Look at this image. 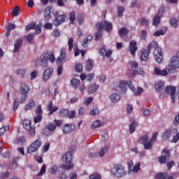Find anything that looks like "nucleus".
I'll use <instances>...</instances> for the list:
<instances>
[{
  "label": "nucleus",
  "instance_id": "nucleus-1",
  "mask_svg": "<svg viewBox=\"0 0 179 179\" xmlns=\"http://www.w3.org/2000/svg\"><path fill=\"white\" fill-rule=\"evenodd\" d=\"M48 61L50 62H55V56L52 53H43L40 58L34 61L36 66H41L42 68H47L48 66Z\"/></svg>",
  "mask_w": 179,
  "mask_h": 179
},
{
  "label": "nucleus",
  "instance_id": "nucleus-2",
  "mask_svg": "<svg viewBox=\"0 0 179 179\" xmlns=\"http://www.w3.org/2000/svg\"><path fill=\"white\" fill-rule=\"evenodd\" d=\"M148 52H151L152 50H154V57L155 61L158 64H162L163 62V54L162 53V49L159 47V43L154 41L151 42L147 47Z\"/></svg>",
  "mask_w": 179,
  "mask_h": 179
},
{
  "label": "nucleus",
  "instance_id": "nucleus-3",
  "mask_svg": "<svg viewBox=\"0 0 179 179\" xmlns=\"http://www.w3.org/2000/svg\"><path fill=\"white\" fill-rule=\"evenodd\" d=\"M111 173L115 178H122L127 176V169L124 165L116 164L111 169Z\"/></svg>",
  "mask_w": 179,
  "mask_h": 179
},
{
  "label": "nucleus",
  "instance_id": "nucleus-4",
  "mask_svg": "<svg viewBox=\"0 0 179 179\" xmlns=\"http://www.w3.org/2000/svg\"><path fill=\"white\" fill-rule=\"evenodd\" d=\"M72 157L71 152H68L62 156V162H63V169H65V170H72L73 169L74 165L72 162Z\"/></svg>",
  "mask_w": 179,
  "mask_h": 179
},
{
  "label": "nucleus",
  "instance_id": "nucleus-5",
  "mask_svg": "<svg viewBox=\"0 0 179 179\" xmlns=\"http://www.w3.org/2000/svg\"><path fill=\"white\" fill-rule=\"evenodd\" d=\"M66 54V48H62L60 51V56L58 57V59L56 60L57 64L58 65H60L58 66L57 69V75L59 76L62 75V72L64 71V68L62 67V62L65 61V55Z\"/></svg>",
  "mask_w": 179,
  "mask_h": 179
},
{
  "label": "nucleus",
  "instance_id": "nucleus-6",
  "mask_svg": "<svg viewBox=\"0 0 179 179\" xmlns=\"http://www.w3.org/2000/svg\"><path fill=\"white\" fill-rule=\"evenodd\" d=\"M22 126L30 136H34V135H36V128L32 127L31 122L29 120H24L22 122Z\"/></svg>",
  "mask_w": 179,
  "mask_h": 179
},
{
  "label": "nucleus",
  "instance_id": "nucleus-7",
  "mask_svg": "<svg viewBox=\"0 0 179 179\" xmlns=\"http://www.w3.org/2000/svg\"><path fill=\"white\" fill-rule=\"evenodd\" d=\"M179 69V57L173 56L170 60V64L166 66V69L168 72H173L174 69Z\"/></svg>",
  "mask_w": 179,
  "mask_h": 179
},
{
  "label": "nucleus",
  "instance_id": "nucleus-8",
  "mask_svg": "<svg viewBox=\"0 0 179 179\" xmlns=\"http://www.w3.org/2000/svg\"><path fill=\"white\" fill-rule=\"evenodd\" d=\"M162 156L159 157L158 158V162L161 164H166L167 162L170 160V157H171V155L170 153V150L168 149L165 148L162 153Z\"/></svg>",
  "mask_w": 179,
  "mask_h": 179
},
{
  "label": "nucleus",
  "instance_id": "nucleus-9",
  "mask_svg": "<svg viewBox=\"0 0 179 179\" xmlns=\"http://www.w3.org/2000/svg\"><path fill=\"white\" fill-rule=\"evenodd\" d=\"M41 146V140L37 139L34 141L27 148V153L31 154L37 152L38 148Z\"/></svg>",
  "mask_w": 179,
  "mask_h": 179
},
{
  "label": "nucleus",
  "instance_id": "nucleus-10",
  "mask_svg": "<svg viewBox=\"0 0 179 179\" xmlns=\"http://www.w3.org/2000/svg\"><path fill=\"white\" fill-rule=\"evenodd\" d=\"M127 86L131 89V87H132V83L131 81H121L119 84V88L120 89L122 94L127 93Z\"/></svg>",
  "mask_w": 179,
  "mask_h": 179
},
{
  "label": "nucleus",
  "instance_id": "nucleus-11",
  "mask_svg": "<svg viewBox=\"0 0 179 179\" xmlns=\"http://www.w3.org/2000/svg\"><path fill=\"white\" fill-rule=\"evenodd\" d=\"M52 75H54V69L52 67L47 69L43 73L42 80L43 82H47Z\"/></svg>",
  "mask_w": 179,
  "mask_h": 179
},
{
  "label": "nucleus",
  "instance_id": "nucleus-12",
  "mask_svg": "<svg viewBox=\"0 0 179 179\" xmlns=\"http://www.w3.org/2000/svg\"><path fill=\"white\" fill-rule=\"evenodd\" d=\"M108 150V147L105 146L103 148H101L100 152H99L97 153H90L89 155V157H90V159H96V157H97V156H100V157H103V156H104V155H106V153Z\"/></svg>",
  "mask_w": 179,
  "mask_h": 179
},
{
  "label": "nucleus",
  "instance_id": "nucleus-13",
  "mask_svg": "<svg viewBox=\"0 0 179 179\" xmlns=\"http://www.w3.org/2000/svg\"><path fill=\"white\" fill-rule=\"evenodd\" d=\"M165 92L166 94H170L171 101L172 103H174V101H176V99L174 98L176 97V87L168 86L166 87Z\"/></svg>",
  "mask_w": 179,
  "mask_h": 179
},
{
  "label": "nucleus",
  "instance_id": "nucleus-14",
  "mask_svg": "<svg viewBox=\"0 0 179 179\" xmlns=\"http://www.w3.org/2000/svg\"><path fill=\"white\" fill-rule=\"evenodd\" d=\"M154 73L157 75V76H167L169 75V69H167V66L164 70L155 67L154 69Z\"/></svg>",
  "mask_w": 179,
  "mask_h": 179
},
{
  "label": "nucleus",
  "instance_id": "nucleus-15",
  "mask_svg": "<svg viewBox=\"0 0 179 179\" xmlns=\"http://www.w3.org/2000/svg\"><path fill=\"white\" fill-rule=\"evenodd\" d=\"M63 134H69V132H72V131H75L76 127L72 124H66L63 126Z\"/></svg>",
  "mask_w": 179,
  "mask_h": 179
},
{
  "label": "nucleus",
  "instance_id": "nucleus-16",
  "mask_svg": "<svg viewBox=\"0 0 179 179\" xmlns=\"http://www.w3.org/2000/svg\"><path fill=\"white\" fill-rule=\"evenodd\" d=\"M65 19H66V15H60L57 17L55 20V26H59V24H62L64 22H65Z\"/></svg>",
  "mask_w": 179,
  "mask_h": 179
},
{
  "label": "nucleus",
  "instance_id": "nucleus-17",
  "mask_svg": "<svg viewBox=\"0 0 179 179\" xmlns=\"http://www.w3.org/2000/svg\"><path fill=\"white\" fill-rule=\"evenodd\" d=\"M129 48L131 55H134V57H135V52L138 50V48L136 47V41H131L129 43Z\"/></svg>",
  "mask_w": 179,
  "mask_h": 179
},
{
  "label": "nucleus",
  "instance_id": "nucleus-18",
  "mask_svg": "<svg viewBox=\"0 0 179 179\" xmlns=\"http://www.w3.org/2000/svg\"><path fill=\"white\" fill-rule=\"evenodd\" d=\"M29 92H30V87H29V85H27L26 83H22L21 88L20 89V94L27 95Z\"/></svg>",
  "mask_w": 179,
  "mask_h": 179
},
{
  "label": "nucleus",
  "instance_id": "nucleus-19",
  "mask_svg": "<svg viewBox=\"0 0 179 179\" xmlns=\"http://www.w3.org/2000/svg\"><path fill=\"white\" fill-rule=\"evenodd\" d=\"M149 50L147 49H142L141 51V61H147L148 57H149Z\"/></svg>",
  "mask_w": 179,
  "mask_h": 179
},
{
  "label": "nucleus",
  "instance_id": "nucleus-20",
  "mask_svg": "<svg viewBox=\"0 0 179 179\" xmlns=\"http://www.w3.org/2000/svg\"><path fill=\"white\" fill-rule=\"evenodd\" d=\"M22 44H23V40L22 39H17L14 43V52H18L19 50H20V48L22 47Z\"/></svg>",
  "mask_w": 179,
  "mask_h": 179
},
{
  "label": "nucleus",
  "instance_id": "nucleus-21",
  "mask_svg": "<svg viewBox=\"0 0 179 179\" xmlns=\"http://www.w3.org/2000/svg\"><path fill=\"white\" fill-rule=\"evenodd\" d=\"M94 66V62L92 59H89L86 61V65H85L86 71H87L88 72H90V71L93 69Z\"/></svg>",
  "mask_w": 179,
  "mask_h": 179
},
{
  "label": "nucleus",
  "instance_id": "nucleus-22",
  "mask_svg": "<svg viewBox=\"0 0 179 179\" xmlns=\"http://www.w3.org/2000/svg\"><path fill=\"white\" fill-rule=\"evenodd\" d=\"M100 54L102 57L110 58V57H111V54H113V51H111V50L106 51L105 48H101L100 49Z\"/></svg>",
  "mask_w": 179,
  "mask_h": 179
},
{
  "label": "nucleus",
  "instance_id": "nucleus-23",
  "mask_svg": "<svg viewBox=\"0 0 179 179\" xmlns=\"http://www.w3.org/2000/svg\"><path fill=\"white\" fill-rule=\"evenodd\" d=\"M51 17H52V16L51 15V8L48 7L45 8L44 12V19L45 22H48V20H50Z\"/></svg>",
  "mask_w": 179,
  "mask_h": 179
},
{
  "label": "nucleus",
  "instance_id": "nucleus-24",
  "mask_svg": "<svg viewBox=\"0 0 179 179\" xmlns=\"http://www.w3.org/2000/svg\"><path fill=\"white\" fill-rule=\"evenodd\" d=\"M120 99L121 96L117 93H113L110 96V100L112 101V103H118Z\"/></svg>",
  "mask_w": 179,
  "mask_h": 179
},
{
  "label": "nucleus",
  "instance_id": "nucleus-25",
  "mask_svg": "<svg viewBox=\"0 0 179 179\" xmlns=\"http://www.w3.org/2000/svg\"><path fill=\"white\" fill-rule=\"evenodd\" d=\"M130 90H132L135 96H141V94L143 93V88L138 87L137 90H136L135 87H134V85L132 84Z\"/></svg>",
  "mask_w": 179,
  "mask_h": 179
},
{
  "label": "nucleus",
  "instance_id": "nucleus-26",
  "mask_svg": "<svg viewBox=\"0 0 179 179\" xmlns=\"http://www.w3.org/2000/svg\"><path fill=\"white\" fill-rule=\"evenodd\" d=\"M156 179H174L173 176H169L167 173H159L155 176Z\"/></svg>",
  "mask_w": 179,
  "mask_h": 179
},
{
  "label": "nucleus",
  "instance_id": "nucleus-27",
  "mask_svg": "<svg viewBox=\"0 0 179 179\" xmlns=\"http://www.w3.org/2000/svg\"><path fill=\"white\" fill-rule=\"evenodd\" d=\"M103 27L108 33H110L113 30V24L108 21H104L103 22Z\"/></svg>",
  "mask_w": 179,
  "mask_h": 179
},
{
  "label": "nucleus",
  "instance_id": "nucleus-28",
  "mask_svg": "<svg viewBox=\"0 0 179 179\" xmlns=\"http://www.w3.org/2000/svg\"><path fill=\"white\" fill-rule=\"evenodd\" d=\"M167 31V27H164L162 29H159L153 34L155 37H159L160 36H164Z\"/></svg>",
  "mask_w": 179,
  "mask_h": 179
},
{
  "label": "nucleus",
  "instance_id": "nucleus-29",
  "mask_svg": "<svg viewBox=\"0 0 179 179\" xmlns=\"http://www.w3.org/2000/svg\"><path fill=\"white\" fill-rule=\"evenodd\" d=\"M155 87L157 92H160L164 89V83H163L162 81H157L155 83Z\"/></svg>",
  "mask_w": 179,
  "mask_h": 179
},
{
  "label": "nucleus",
  "instance_id": "nucleus-30",
  "mask_svg": "<svg viewBox=\"0 0 179 179\" xmlns=\"http://www.w3.org/2000/svg\"><path fill=\"white\" fill-rule=\"evenodd\" d=\"M100 127H103V122L97 120L92 123L91 129H96V128H100Z\"/></svg>",
  "mask_w": 179,
  "mask_h": 179
},
{
  "label": "nucleus",
  "instance_id": "nucleus-31",
  "mask_svg": "<svg viewBox=\"0 0 179 179\" xmlns=\"http://www.w3.org/2000/svg\"><path fill=\"white\" fill-rule=\"evenodd\" d=\"M136 127H138V122L133 121L129 125V134H134L135 130L136 129Z\"/></svg>",
  "mask_w": 179,
  "mask_h": 179
},
{
  "label": "nucleus",
  "instance_id": "nucleus-32",
  "mask_svg": "<svg viewBox=\"0 0 179 179\" xmlns=\"http://www.w3.org/2000/svg\"><path fill=\"white\" fill-rule=\"evenodd\" d=\"M36 107V103H34V100L30 99L29 101V103L26 106L25 110L27 111L28 110H33Z\"/></svg>",
  "mask_w": 179,
  "mask_h": 179
},
{
  "label": "nucleus",
  "instance_id": "nucleus-33",
  "mask_svg": "<svg viewBox=\"0 0 179 179\" xmlns=\"http://www.w3.org/2000/svg\"><path fill=\"white\" fill-rule=\"evenodd\" d=\"M171 136V129H168L165 131V132L162 135L163 141H166L169 139Z\"/></svg>",
  "mask_w": 179,
  "mask_h": 179
},
{
  "label": "nucleus",
  "instance_id": "nucleus-34",
  "mask_svg": "<svg viewBox=\"0 0 179 179\" xmlns=\"http://www.w3.org/2000/svg\"><path fill=\"white\" fill-rule=\"evenodd\" d=\"M97 89H99V85L96 84H92L90 85L88 88V93H95V92H97Z\"/></svg>",
  "mask_w": 179,
  "mask_h": 179
},
{
  "label": "nucleus",
  "instance_id": "nucleus-35",
  "mask_svg": "<svg viewBox=\"0 0 179 179\" xmlns=\"http://www.w3.org/2000/svg\"><path fill=\"white\" fill-rule=\"evenodd\" d=\"M169 23L171 27H174V29H177V27H178V20L176 18H171L169 21Z\"/></svg>",
  "mask_w": 179,
  "mask_h": 179
},
{
  "label": "nucleus",
  "instance_id": "nucleus-36",
  "mask_svg": "<svg viewBox=\"0 0 179 179\" xmlns=\"http://www.w3.org/2000/svg\"><path fill=\"white\" fill-rule=\"evenodd\" d=\"M92 40H93V36L88 35L83 41L82 43V45L83 47H86V44H89V43H90V41H92Z\"/></svg>",
  "mask_w": 179,
  "mask_h": 179
},
{
  "label": "nucleus",
  "instance_id": "nucleus-37",
  "mask_svg": "<svg viewBox=\"0 0 179 179\" xmlns=\"http://www.w3.org/2000/svg\"><path fill=\"white\" fill-rule=\"evenodd\" d=\"M129 31L127 28H122L119 30V36L120 37H124V36H127Z\"/></svg>",
  "mask_w": 179,
  "mask_h": 179
},
{
  "label": "nucleus",
  "instance_id": "nucleus-38",
  "mask_svg": "<svg viewBox=\"0 0 179 179\" xmlns=\"http://www.w3.org/2000/svg\"><path fill=\"white\" fill-rule=\"evenodd\" d=\"M148 139L149 136L148 135H144L138 139V143H141V145H144L146 143V142H148Z\"/></svg>",
  "mask_w": 179,
  "mask_h": 179
},
{
  "label": "nucleus",
  "instance_id": "nucleus-39",
  "mask_svg": "<svg viewBox=\"0 0 179 179\" xmlns=\"http://www.w3.org/2000/svg\"><path fill=\"white\" fill-rule=\"evenodd\" d=\"M71 85L74 89H76V87H78V86L80 85V81L76 78H73L71 80Z\"/></svg>",
  "mask_w": 179,
  "mask_h": 179
},
{
  "label": "nucleus",
  "instance_id": "nucleus-40",
  "mask_svg": "<svg viewBox=\"0 0 179 179\" xmlns=\"http://www.w3.org/2000/svg\"><path fill=\"white\" fill-rule=\"evenodd\" d=\"M144 145V149L146 150H150L153 148V143L150 141L147 143H145Z\"/></svg>",
  "mask_w": 179,
  "mask_h": 179
},
{
  "label": "nucleus",
  "instance_id": "nucleus-41",
  "mask_svg": "<svg viewBox=\"0 0 179 179\" xmlns=\"http://www.w3.org/2000/svg\"><path fill=\"white\" fill-rule=\"evenodd\" d=\"M140 22L141 26H148L149 20L145 17H143L138 20Z\"/></svg>",
  "mask_w": 179,
  "mask_h": 179
},
{
  "label": "nucleus",
  "instance_id": "nucleus-42",
  "mask_svg": "<svg viewBox=\"0 0 179 179\" xmlns=\"http://www.w3.org/2000/svg\"><path fill=\"white\" fill-rule=\"evenodd\" d=\"M90 115L94 116L99 115V108L94 106L90 112Z\"/></svg>",
  "mask_w": 179,
  "mask_h": 179
},
{
  "label": "nucleus",
  "instance_id": "nucleus-43",
  "mask_svg": "<svg viewBox=\"0 0 179 179\" xmlns=\"http://www.w3.org/2000/svg\"><path fill=\"white\" fill-rule=\"evenodd\" d=\"M160 19H162V17H160V15H155L154 17L152 24L154 26H157V24H159V23H160Z\"/></svg>",
  "mask_w": 179,
  "mask_h": 179
},
{
  "label": "nucleus",
  "instance_id": "nucleus-44",
  "mask_svg": "<svg viewBox=\"0 0 179 179\" xmlns=\"http://www.w3.org/2000/svg\"><path fill=\"white\" fill-rule=\"evenodd\" d=\"M36 26H37L36 22H31L26 27V31H29V30H34V29H36Z\"/></svg>",
  "mask_w": 179,
  "mask_h": 179
},
{
  "label": "nucleus",
  "instance_id": "nucleus-45",
  "mask_svg": "<svg viewBox=\"0 0 179 179\" xmlns=\"http://www.w3.org/2000/svg\"><path fill=\"white\" fill-rule=\"evenodd\" d=\"M9 178V171H6L0 173V179H6Z\"/></svg>",
  "mask_w": 179,
  "mask_h": 179
},
{
  "label": "nucleus",
  "instance_id": "nucleus-46",
  "mask_svg": "<svg viewBox=\"0 0 179 179\" xmlns=\"http://www.w3.org/2000/svg\"><path fill=\"white\" fill-rule=\"evenodd\" d=\"M26 40L31 44L33 43V40H34V34H29L26 36Z\"/></svg>",
  "mask_w": 179,
  "mask_h": 179
},
{
  "label": "nucleus",
  "instance_id": "nucleus-47",
  "mask_svg": "<svg viewBox=\"0 0 179 179\" xmlns=\"http://www.w3.org/2000/svg\"><path fill=\"white\" fill-rule=\"evenodd\" d=\"M57 171L58 166H57V165H53L49 169V173H50V174H57Z\"/></svg>",
  "mask_w": 179,
  "mask_h": 179
},
{
  "label": "nucleus",
  "instance_id": "nucleus-48",
  "mask_svg": "<svg viewBox=\"0 0 179 179\" xmlns=\"http://www.w3.org/2000/svg\"><path fill=\"white\" fill-rule=\"evenodd\" d=\"M69 19L71 24H73L75 23V19H76L75 12L72 11L71 13H70Z\"/></svg>",
  "mask_w": 179,
  "mask_h": 179
},
{
  "label": "nucleus",
  "instance_id": "nucleus-49",
  "mask_svg": "<svg viewBox=\"0 0 179 179\" xmlns=\"http://www.w3.org/2000/svg\"><path fill=\"white\" fill-rule=\"evenodd\" d=\"M46 128L52 134V131H55L57 129V126L52 123H50L46 126Z\"/></svg>",
  "mask_w": 179,
  "mask_h": 179
},
{
  "label": "nucleus",
  "instance_id": "nucleus-50",
  "mask_svg": "<svg viewBox=\"0 0 179 179\" xmlns=\"http://www.w3.org/2000/svg\"><path fill=\"white\" fill-rule=\"evenodd\" d=\"M133 75H145V71H143V69L140 68L138 70H134Z\"/></svg>",
  "mask_w": 179,
  "mask_h": 179
},
{
  "label": "nucleus",
  "instance_id": "nucleus-51",
  "mask_svg": "<svg viewBox=\"0 0 179 179\" xmlns=\"http://www.w3.org/2000/svg\"><path fill=\"white\" fill-rule=\"evenodd\" d=\"M141 170V163H137L132 169H131V171H133V173H138V171Z\"/></svg>",
  "mask_w": 179,
  "mask_h": 179
},
{
  "label": "nucleus",
  "instance_id": "nucleus-52",
  "mask_svg": "<svg viewBox=\"0 0 179 179\" xmlns=\"http://www.w3.org/2000/svg\"><path fill=\"white\" fill-rule=\"evenodd\" d=\"M42 135H43L44 136H50V135H52V133L51 131H50L47 127H45V129H43L42 131Z\"/></svg>",
  "mask_w": 179,
  "mask_h": 179
},
{
  "label": "nucleus",
  "instance_id": "nucleus-53",
  "mask_svg": "<svg viewBox=\"0 0 179 179\" xmlns=\"http://www.w3.org/2000/svg\"><path fill=\"white\" fill-rule=\"evenodd\" d=\"M59 114L62 117H66L69 114V110L68 109H62L59 111Z\"/></svg>",
  "mask_w": 179,
  "mask_h": 179
},
{
  "label": "nucleus",
  "instance_id": "nucleus-54",
  "mask_svg": "<svg viewBox=\"0 0 179 179\" xmlns=\"http://www.w3.org/2000/svg\"><path fill=\"white\" fill-rule=\"evenodd\" d=\"M90 179H101V175L97 173H92L90 176Z\"/></svg>",
  "mask_w": 179,
  "mask_h": 179
},
{
  "label": "nucleus",
  "instance_id": "nucleus-55",
  "mask_svg": "<svg viewBox=\"0 0 179 179\" xmlns=\"http://www.w3.org/2000/svg\"><path fill=\"white\" fill-rule=\"evenodd\" d=\"M35 113L37 115H43V109H41V105H39L36 107Z\"/></svg>",
  "mask_w": 179,
  "mask_h": 179
},
{
  "label": "nucleus",
  "instance_id": "nucleus-56",
  "mask_svg": "<svg viewBox=\"0 0 179 179\" xmlns=\"http://www.w3.org/2000/svg\"><path fill=\"white\" fill-rule=\"evenodd\" d=\"M69 44V51H72V48H73V38H70L68 41Z\"/></svg>",
  "mask_w": 179,
  "mask_h": 179
},
{
  "label": "nucleus",
  "instance_id": "nucleus-57",
  "mask_svg": "<svg viewBox=\"0 0 179 179\" xmlns=\"http://www.w3.org/2000/svg\"><path fill=\"white\" fill-rule=\"evenodd\" d=\"M19 6H16L14 8H13V11H12V15H13V16H18L19 15Z\"/></svg>",
  "mask_w": 179,
  "mask_h": 179
},
{
  "label": "nucleus",
  "instance_id": "nucleus-58",
  "mask_svg": "<svg viewBox=\"0 0 179 179\" xmlns=\"http://www.w3.org/2000/svg\"><path fill=\"white\" fill-rule=\"evenodd\" d=\"M38 76V70H34L31 73V80Z\"/></svg>",
  "mask_w": 179,
  "mask_h": 179
},
{
  "label": "nucleus",
  "instance_id": "nucleus-59",
  "mask_svg": "<svg viewBox=\"0 0 179 179\" xmlns=\"http://www.w3.org/2000/svg\"><path fill=\"white\" fill-rule=\"evenodd\" d=\"M103 28H104V24H103V22H98L96 24V30H98V31H101Z\"/></svg>",
  "mask_w": 179,
  "mask_h": 179
},
{
  "label": "nucleus",
  "instance_id": "nucleus-60",
  "mask_svg": "<svg viewBox=\"0 0 179 179\" xmlns=\"http://www.w3.org/2000/svg\"><path fill=\"white\" fill-rule=\"evenodd\" d=\"M124 10H125V9L124 8V7L122 6H119L117 8V16H119L120 17H121V16H122V13H124Z\"/></svg>",
  "mask_w": 179,
  "mask_h": 179
},
{
  "label": "nucleus",
  "instance_id": "nucleus-61",
  "mask_svg": "<svg viewBox=\"0 0 179 179\" xmlns=\"http://www.w3.org/2000/svg\"><path fill=\"white\" fill-rule=\"evenodd\" d=\"M47 169V166L45 164H43L41 169L40 172L37 174L38 176H43L44 173H45V170Z\"/></svg>",
  "mask_w": 179,
  "mask_h": 179
},
{
  "label": "nucleus",
  "instance_id": "nucleus-62",
  "mask_svg": "<svg viewBox=\"0 0 179 179\" xmlns=\"http://www.w3.org/2000/svg\"><path fill=\"white\" fill-rule=\"evenodd\" d=\"M19 108V99L17 98H15L14 99V104H13V110L15 111V110H17Z\"/></svg>",
  "mask_w": 179,
  "mask_h": 179
},
{
  "label": "nucleus",
  "instance_id": "nucleus-63",
  "mask_svg": "<svg viewBox=\"0 0 179 179\" xmlns=\"http://www.w3.org/2000/svg\"><path fill=\"white\" fill-rule=\"evenodd\" d=\"M142 113L145 117H150V110L149 109L143 108Z\"/></svg>",
  "mask_w": 179,
  "mask_h": 179
},
{
  "label": "nucleus",
  "instance_id": "nucleus-64",
  "mask_svg": "<svg viewBox=\"0 0 179 179\" xmlns=\"http://www.w3.org/2000/svg\"><path fill=\"white\" fill-rule=\"evenodd\" d=\"M76 72H83V66L80 64H77L76 65Z\"/></svg>",
  "mask_w": 179,
  "mask_h": 179
}]
</instances>
